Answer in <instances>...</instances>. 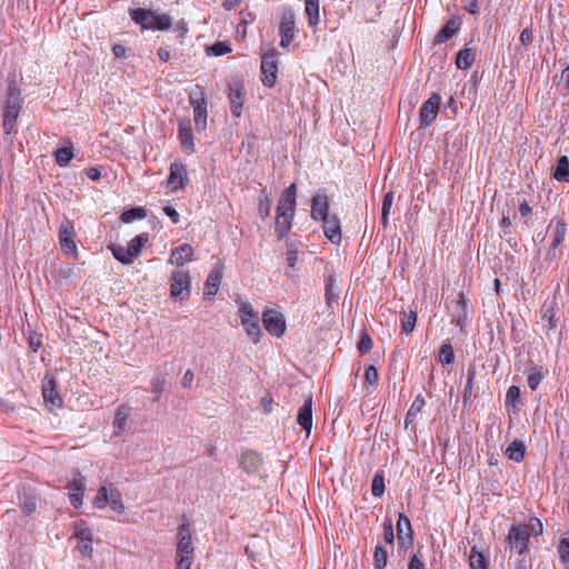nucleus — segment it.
<instances>
[{"mask_svg": "<svg viewBox=\"0 0 569 569\" xmlns=\"http://www.w3.org/2000/svg\"><path fill=\"white\" fill-rule=\"evenodd\" d=\"M383 539L389 545H392L395 541V532L391 518H386L383 521Z\"/></svg>", "mask_w": 569, "mask_h": 569, "instance_id": "56", "label": "nucleus"}, {"mask_svg": "<svg viewBox=\"0 0 569 569\" xmlns=\"http://www.w3.org/2000/svg\"><path fill=\"white\" fill-rule=\"evenodd\" d=\"M557 551L563 565H569V537L561 538Z\"/></svg>", "mask_w": 569, "mask_h": 569, "instance_id": "53", "label": "nucleus"}, {"mask_svg": "<svg viewBox=\"0 0 569 569\" xmlns=\"http://www.w3.org/2000/svg\"><path fill=\"white\" fill-rule=\"evenodd\" d=\"M277 51L274 49L269 50L261 57V81L263 86L272 88L277 82L278 73V59Z\"/></svg>", "mask_w": 569, "mask_h": 569, "instance_id": "5", "label": "nucleus"}, {"mask_svg": "<svg viewBox=\"0 0 569 569\" xmlns=\"http://www.w3.org/2000/svg\"><path fill=\"white\" fill-rule=\"evenodd\" d=\"M176 557L194 558V547L190 525L184 521L180 525L177 535Z\"/></svg>", "mask_w": 569, "mask_h": 569, "instance_id": "11", "label": "nucleus"}, {"mask_svg": "<svg viewBox=\"0 0 569 569\" xmlns=\"http://www.w3.org/2000/svg\"><path fill=\"white\" fill-rule=\"evenodd\" d=\"M417 322V312L413 310L403 311L402 317L400 319L401 330L406 335H409L413 331Z\"/></svg>", "mask_w": 569, "mask_h": 569, "instance_id": "40", "label": "nucleus"}, {"mask_svg": "<svg viewBox=\"0 0 569 569\" xmlns=\"http://www.w3.org/2000/svg\"><path fill=\"white\" fill-rule=\"evenodd\" d=\"M552 178L557 181L569 182V158L567 156H560L558 158L552 172Z\"/></svg>", "mask_w": 569, "mask_h": 569, "instance_id": "33", "label": "nucleus"}, {"mask_svg": "<svg viewBox=\"0 0 569 569\" xmlns=\"http://www.w3.org/2000/svg\"><path fill=\"white\" fill-rule=\"evenodd\" d=\"M297 187L295 183L286 188L277 207L276 233L279 240L283 239L292 227L296 208Z\"/></svg>", "mask_w": 569, "mask_h": 569, "instance_id": "2", "label": "nucleus"}, {"mask_svg": "<svg viewBox=\"0 0 569 569\" xmlns=\"http://www.w3.org/2000/svg\"><path fill=\"white\" fill-rule=\"evenodd\" d=\"M76 231L73 223L64 218L59 227V242L64 254L77 257Z\"/></svg>", "mask_w": 569, "mask_h": 569, "instance_id": "8", "label": "nucleus"}, {"mask_svg": "<svg viewBox=\"0 0 569 569\" xmlns=\"http://www.w3.org/2000/svg\"><path fill=\"white\" fill-rule=\"evenodd\" d=\"M426 401L422 395H418L413 402L411 403V407L409 408L406 417H405V427L408 428L410 423H412L417 417L418 413L421 412L422 408L425 407Z\"/></svg>", "mask_w": 569, "mask_h": 569, "instance_id": "36", "label": "nucleus"}, {"mask_svg": "<svg viewBox=\"0 0 569 569\" xmlns=\"http://www.w3.org/2000/svg\"><path fill=\"white\" fill-rule=\"evenodd\" d=\"M392 202H393V193L392 192L386 193L383 197V200H382V212H381V222L385 227L388 224V217H389L390 209L392 207Z\"/></svg>", "mask_w": 569, "mask_h": 569, "instance_id": "54", "label": "nucleus"}, {"mask_svg": "<svg viewBox=\"0 0 569 569\" xmlns=\"http://www.w3.org/2000/svg\"><path fill=\"white\" fill-rule=\"evenodd\" d=\"M373 342L368 333H363L358 342V349L361 353H368L372 349Z\"/></svg>", "mask_w": 569, "mask_h": 569, "instance_id": "58", "label": "nucleus"}, {"mask_svg": "<svg viewBox=\"0 0 569 569\" xmlns=\"http://www.w3.org/2000/svg\"><path fill=\"white\" fill-rule=\"evenodd\" d=\"M526 526L530 530V535L540 536L543 532L542 522L538 518H531Z\"/></svg>", "mask_w": 569, "mask_h": 569, "instance_id": "61", "label": "nucleus"}, {"mask_svg": "<svg viewBox=\"0 0 569 569\" xmlns=\"http://www.w3.org/2000/svg\"><path fill=\"white\" fill-rule=\"evenodd\" d=\"M188 181V173L186 166L181 161H173L170 164V172L167 180L168 187L172 191H177L178 189H183Z\"/></svg>", "mask_w": 569, "mask_h": 569, "instance_id": "14", "label": "nucleus"}, {"mask_svg": "<svg viewBox=\"0 0 569 569\" xmlns=\"http://www.w3.org/2000/svg\"><path fill=\"white\" fill-rule=\"evenodd\" d=\"M178 133L181 147L184 152H194V141L191 126L188 121H180L178 126Z\"/></svg>", "mask_w": 569, "mask_h": 569, "instance_id": "24", "label": "nucleus"}, {"mask_svg": "<svg viewBox=\"0 0 569 569\" xmlns=\"http://www.w3.org/2000/svg\"><path fill=\"white\" fill-rule=\"evenodd\" d=\"M378 379H379V375H378L377 368L372 365L368 366L366 368V372H365L366 383L369 386H375V385H377Z\"/></svg>", "mask_w": 569, "mask_h": 569, "instance_id": "57", "label": "nucleus"}, {"mask_svg": "<svg viewBox=\"0 0 569 569\" xmlns=\"http://www.w3.org/2000/svg\"><path fill=\"white\" fill-rule=\"evenodd\" d=\"M526 452V446L521 440L515 439L506 449V456L508 459L516 462L523 460Z\"/></svg>", "mask_w": 569, "mask_h": 569, "instance_id": "35", "label": "nucleus"}, {"mask_svg": "<svg viewBox=\"0 0 569 569\" xmlns=\"http://www.w3.org/2000/svg\"><path fill=\"white\" fill-rule=\"evenodd\" d=\"M131 412L132 408L129 405H120L114 413V419L112 422L113 427V436L120 437L127 430H129L132 421H131Z\"/></svg>", "mask_w": 569, "mask_h": 569, "instance_id": "13", "label": "nucleus"}, {"mask_svg": "<svg viewBox=\"0 0 569 569\" xmlns=\"http://www.w3.org/2000/svg\"><path fill=\"white\" fill-rule=\"evenodd\" d=\"M385 477L382 472H376L371 482V492L375 497H381L385 493Z\"/></svg>", "mask_w": 569, "mask_h": 569, "instance_id": "47", "label": "nucleus"}, {"mask_svg": "<svg viewBox=\"0 0 569 569\" xmlns=\"http://www.w3.org/2000/svg\"><path fill=\"white\" fill-rule=\"evenodd\" d=\"M408 569H426L420 551L412 555L408 563Z\"/></svg>", "mask_w": 569, "mask_h": 569, "instance_id": "62", "label": "nucleus"}, {"mask_svg": "<svg viewBox=\"0 0 569 569\" xmlns=\"http://www.w3.org/2000/svg\"><path fill=\"white\" fill-rule=\"evenodd\" d=\"M131 19L142 27V29L168 30L172 24V19L168 14H158L156 11L142 8L130 11Z\"/></svg>", "mask_w": 569, "mask_h": 569, "instance_id": "4", "label": "nucleus"}, {"mask_svg": "<svg viewBox=\"0 0 569 569\" xmlns=\"http://www.w3.org/2000/svg\"><path fill=\"white\" fill-rule=\"evenodd\" d=\"M237 303L241 325L246 333L251 338L253 343L260 342L262 332L258 311H256L252 305L247 300L238 299Z\"/></svg>", "mask_w": 569, "mask_h": 569, "instance_id": "3", "label": "nucleus"}, {"mask_svg": "<svg viewBox=\"0 0 569 569\" xmlns=\"http://www.w3.org/2000/svg\"><path fill=\"white\" fill-rule=\"evenodd\" d=\"M244 93L246 89L242 79L233 77L228 83V99L231 113L236 118L241 116Z\"/></svg>", "mask_w": 569, "mask_h": 569, "instance_id": "6", "label": "nucleus"}, {"mask_svg": "<svg viewBox=\"0 0 569 569\" xmlns=\"http://www.w3.org/2000/svg\"><path fill=\"white\" fill-rule=\"evenodd\" d=\"M190 277L187 271L177 270L171 276L170 292L172 297H179L183 291L189 293Z\"/></svg>", "mask_w": 569, "mask_h": 569, "instance_id": "20", "label": "nucleus"}, {"mask_svg": "<svg viewBox=\"0 0 569 569\" xmlns=\"http://www.w3.org/2000/svg\"><path fill=\"white\" fill-rule=\"evenodd\" d=\"M297 421L300 427L307 431V435L310 433L312 428V398L308 397L305 400V403L300 407L297 416Z\"/></svg>", "mask_w": 569, "mask_h": 569, "instance_id": "25", "label": "nucleus"}, {"mask_svg": "<svg viewBox=\"0 0 569 569\" xmlns=\"http://www.w3.org/2000/svg\"><path fill=\"white\" fill-rule=\"evenodd\" d=\"M42 396H43L46 403L51 405L52 408L62 406V399L60 398V396L58 393L57 383H56L54 379H49L43 385Z\"/></svg>", "mask_w": 569, "mask_h": 569, "instance_id": "26", "label": "nucleus"}, {"mask_svg": "<svg viewBox=\"0 0 569 569\" xmlns=\"http://www.w3.org/2000/svg\"><path fill=\"white\" fill-rule=\"evenodd\" d=\"M110 249L112 251L113 257L121 263L130 264L133 262L134 258L128 256L126 247L113 244L110 247Z\"/></svg>", "mask_w": 569, "mask_h": 569, "instance_id": "50", "label": "nucleus"}, {"mask_svg": "<svg viewBox=\"0 0 569 569\" xmlns=\"http://www.w3.org/2000/svg\"><path fill=\"white\" fill-rule=\"evenodd\" d=\"M231 51V48L226 42L218 41L209 47L208 52L214 57L223 56Z\"/></svg>", "mask_w": 569, "mask_h": 569, "instance_id": "55", "label": "nucleus"}, {"mask_svg": "<svg viewBox=\"0 0 569 569\" xmlns=\"http://www.w3.org/2000/svg\"><path fill=\"white\" fill-rule=\"evenodd\" d=\"M73 158L72 146L61 147L54 151V160L58 166L66 167Z\"/></svg>", "mask_w": 569, "mask_h": 569, "instance_id": "39", "label": "nucleus"}, {"mask_svg": "<svg viewBox=\"0 0 569 569\" xmlns=\"http://www.w3.org/2000/svg\"><path fill=\"white\" fill-rule=\"evenodd\" d=\"M335 281L333 274H328L325 278V301L328 309L332 308L340 295V289L335 284Z\"/></svg>", "mask_w": 569, "mask_h": 569, "instance_id": "27", "label": "nucleus"}, {"mask_svg": "<svg viewBox=\"0 0 569 569\" xmlns=\"http://www.w3.org/2000/svg\"><path fill=\"white\" fill-rule=\"evenodd\" d=\"M555 300L546 301L541 307V319L548 322V330H555L558 326V320L556 319L555 315Z\"/></svg>", "mask_w": 569, "mask_h": 569, "instance_id": "32", "label": "nucleus"}, {"mask_svg": "<svg viewBox=\"0 0 569 569\" xmlns=\"http://www.w3.org/2000/svg\"><path fill=\"white\" fill-rule=\"evenodd\" d=\"M387 560H388L387 549L381 543H378L375 548V555H373L375 569H385L387 566Z\"/></svg>", "mask_w": 569, "mask_h": 569, "instance_id": "41", "label": "nucleus"}, {"mask_svg": "<svg viewBox=\"0 0 569 569\" xmlns=\"http://www.w3.org/2000/svg\"><path fill=\"white\" fill-rule=\"evenodd\" d=\"M530 530L526 525L512 526L508 533V542L511 549H516L519 556L528 550Z\"/></svg>", "mask_w": 569, "mask_h": 569, "instance_id": "10", "label": "nucleus"}, {"mask_svg": "<svg viewBox=\"0 0 569 569\" xmlns=\"http://www.w3.org/2000/svg\"><path fill=\"white\" fill-rule=\"evenodd\" d=\"M462 24L461 18L459 16L451 17L445 26L438 31L435 36L433 43L440 44L448 41L460 30Z\"/></svg>", "mask_w": 569, "mask_h": 569, "instance_id": "18", "label": "nucleus"}, {"mask_svg": "<svg viewBox=\"0 0 569 569\" xmlns=\"http://www.w3.org/2000/svg\"><path fill=\"white\" fill-rule=\"evenodd\" d=\"M23 100L17 77L14 73H11L8 78V89L2 113L3 129L8 134L14 130V126L22 109Z\"/></svg>", "mask_w": 569, "mask_h": 569, "instance_id": "1", "label": "nucleus"}, {"mask_svg": "<svg viewBox=\"0 0 569 569\" xmlns=\"http://www.w3.org/2000/svg\"><path fill=\"white\" fill-rule=\"evenodd\" d=\"M468 305L469 299L467 298V296L463 292H459L458 300L456 301L457 311L452 319V322H455L459 327H462L463 322L467 320Z\"/></svg>", "mask_w": 569, "mask_h": 569, "instance_id": "30", "label": "nucleus"}, {"mask_svg": "<svg viewBox=\"0 0 569 569\" xmlns=\"http://www.w3.org/2000/svg\"><path fill=\"white\" fill-rule=\"evenodd\" d=\"M148 233H140L136 236L126 247L129 257L138 258L141 253L142 247L148 242Z\"/></svg>", "mask_w": 569, "mask_h": 569, "instance_id": "34", "label": "nucleus"}, {"mask_svg": "<svg viewBox=\"0 0 569 569\" xmlns=\"http://www.w3.org/2000/svg\"><path fill=\"white\" fill-rule=\"evenodd\" d=\"M21 508L26 515H31L37 509V500L33 496L23 493L20 496Z\"/></svg>", "mask_w": 569, "mask_h": 569, "instance_id": "52", "label": "nucleus"}, {"mask_svg": "<svg viewBox=\"0 0 569 569\" xmlns=\"http://www.w3.org/2000/svg\"><path fill=\"white\" fill-rule=\"evenodd\" d=\"M329 199L325 189L316 191L311 199V218L313 220H321L329 216Z\"/></svg>", "mask_w": 569, "mask_h": 569, "instance_id": "15", "label": "nucleus"}, {"mask_svg": "<svg viewBox=\"0 0 569 569\" xmlns=\"http://www.w3.org/2000/svg\"><path fill=\"white\" fill-rule=\"evenodd\" d=\"M469 562L472 569H488V558L478 551L476 547L471 548Z\"/></svg>", "mask_w": 569, "mask_h": 569, "instance_id": "38", "label": "nucleus"}, {"mask_svg": "<svg viewBox=\"0 0 569 569\" xmlns=\"http://www.w3.org/2000/svg\"><path fill=\"white\" fill-rule=\"evenodd\" d=\"M520 393V388L518 386L509 387L506 393V406L508 408L511 407L515 410L518 409L517 403L519 401Z\"/></svg>", "mask_w": 569, "mask_h": 569, "instance_id": "49", "label": "nucleus"}, {"mask_svg": "<svg viewBox=\"0 0 569 569\" xmlns=\"http://www.w3.org/2000/svg\"><path fill=\"white\" fill-rule=\"evenodd\" d=\"M262 323L264 329L271 335L277 338H280L286 332V320L281 312L273 310V309H267L262 313Z\"/></svg>", "mask_w": 569, "mask_h": 569, "instance_id": "12", "label": "nucleus"}, {"mask_svg": "<svg viewBox=\"0 0 569 569\" xmlns=\"http://www.w3.org/2000/svg\"><path fill=\"white\" fill-rule=\"evenodd\" d=\"M151 391L154 395L152 401H158L164 390L166 379L161 375H157L151 379Z\"/></svg>", "mask_w": 569, "mask_h": 569, "instance_id": "46", "label": "nucleus"}, {"mask_svg": "<svg viewBox=\"0 0 569 569\" xmlns=\"http://www.w3.org/2000/svg\"><path fill=\"white\" fill-rule=\"evenodd\" d=\"M193 558L176 557V569H191Z\"/></svg>", "mask_w": 569, "mask_h": 569, "instance_id": "64", "label": "nucleus"}, {"mask_svg": "<svg viewBox=\"0 0 569 569\" xmlns=\"http://www.w3.org/2000/svg\"><path fill=\"white\" fill-rule=\"evenodd\" d=\"M305 12L309 27H317L320 21V0H305Z\"/></svg>", "mask_w": 569, "mask_h": 569, "instance_id": "31", "label": "nucleus"}, {"mask_svg": "<svg viewBox=\"0 0 569 569\" xmlns=\"http://www.w3.org/2000/svg\"><path fill=\"white\" fill-rule=\"evenodd\" d=\"M397 538L402 548H409L413 541V530L409 518L400 512L397 520Z\"/></svg>", "mask_w": 569, "mask_h": 569, "instance_id": "16", "label": "nucleus"}, {"mask_svg": "<svg viewBox=\"0 0 569 569\" xmlns=\"http://www.w3.org/2000/svg\"><path fill=\"white\" fill-rule=\"evenodd\" d=\"M262 465V457L253 450H246L241 455L240 466L248 473L258 472Z\"/></svg>", "mask_w": 569, "mask_h": 569, "instance_id": "23", "label": "nucleus"}, {"mask_svg": "<svg viewBox=\"0 0 569 569\" xmlns=\"http://www.w3.org/2000/svg\"><path fill=\"white\" fill-rule=\"evenodd\" d=\"M323 222V232L326 238L332 242L333 244H339L341 242V224L340 219L337 214H329L325 219H321Z\"/></svg>", "mask_w": 569, "mask_h": 569, "instance_id": "17", "label": "nucleus"}, {"mask_svg": "<svg viewBox=\"0 0 569 569\" xmlns=\"http://www.w3.org/2000/svg\"><path fill=\"white\" fill-rule=\"evenodd\" d=\"M146 217H147L146 209H143L141 207H137V208H131V209L122 212L120 219L124 223H131L137 219H143Z\"/></svg>", "mask_w": 569, "mask_h": 569, "instance_id": "42", "label": "nucleus"}, {"mask_svg": "<svg viewBox=\"0 0 569 569\" xmlns=\"http://www.w3.org/2000/svg\"><path fill=\"white\" fill-rule=\"evenodd\" d=\"M463 8L472 16L479 14V2L478 0H462Z\"/></svg>", "mask_w": 569, "mask_h": 569, "instance_id": "63", "label": "nucleus"}, {"mask_svg": "<svg viewBox=\"0 0 569 569\" xmlns=\"http://www.w3.org/2000/svg\"><path fill=\"white\" fill-rule=\"evenodd\" d=\"M78 550L84 558H90L92 556V540H79Z\"/></svg>", "mask_w": 569, "mask_h": 569, "instance_id": "59", "label": "nucleus"}, {"mask_svg": "<svg viewBox=\"0 0 569 569\" xmlns=\"http://www.w3.org/2000/svg\"><path fill=\"white\" fill-rule=\"evenodd\" d=\"M439 361L443 365H451L455 361V350L449 342L441 345L439 350Z\"/></svg>", "mask_w": 569, "mask_h": 569, "instance_id": "45", "label": "nucleus"}, {"mask_svg": "<svg viewBox=\"0 0 569 569\" xmlns=\"http://www.w3.org/2000/svg\"><path fill=\"white\" fill-rule=\"evenodd\" d=\"M527 382L529 388L535 391L543 379L542 369L536 365L526 369Z\"/></svg>", "mask_w": 569, "mask_h": 569, "instance_id": "37", "label": "nucleus"}, {"mask_svg": "<svg viewBox=\"0 0 569 569\" xmlns=\"http://www.w3.org/2000/svg\"><path fill=\"white\" fill-rule=\"evenodd\" d=\"M110 497V490L107 489V487L99 488L96 498L93 500V506L98 509H103L108 506Z\"/></svg>", "mask_w": 569, "mask_h": 569, "instance_id": "51", "label": "nucleus"}, {"mask_svg": "<svg viewBox=\"0 0 569 569\" xmlns=\"http://www.w3.org/2000/svg\"><path fill=\"white\" fill-rule=\"evenodd\" d=\"M108 505L118 515H121L124 511L121 492L118 489H114V488L110 489V497H109Z\"/></svg>", "mask_w": 569, "mask_h": 569, "instance_id": "43", "label": "nucleus"}, {"mask_svg": "<svg viewBox=\"0 0 569 569\" xmlns=\"http://www.w3.org/2000/svg\"><path fill=\"white\" fill-rule=\"evenodd\" d=\"M279 33L281 37L280 46L287 48L295 38V18L292 14L284 16L279 26Z\"/></svg>", "mask_w": 569, "mask_h": 569, "instance_id": "22", "label": "nucleus"}, {"mask_svg": "<svg viewBox=\"0 0 569 569\" xmlns=\"http://www.w3.org/2000/svg\"><path fill=\"white\" fill-rule=\"evenodd\" d=\"M190 106L193 109L194 126L198 131H203L207 128V100L202 89L199 94L191 93L189 96Z\"/></svg>", "mask_w": 569, "mask_h": 569, "instance_id": "7", "label": "nucleus"}, {"mask_svg": "<svg viewBox=\"0 0 569 569\" xmlns=\"http://www.w3.org/2000/svg\"><path fill=\"white\" fill-rule=\"evenodd\" d=\"M74 537L78 540H92V532L84 520L74 523Z\"/></svg>", "mask_w": 569, "mask_h": 569, "instance_id": "44", "label": "nucleus"}, {"mask_svg": "<svg viewBox=\"0 0 569 569\" xmlns=\"http://www.w3.org/2000/svg\"><path fill=\"white\" fill-rule=\"evenodd\" d=\"M476 60V49L465 47L457 53L456 66L460 70H468Z\"/></svg>", "mask_w": 569, "mask_h": 569, "instance_id": "29", "label": "nucleus"}, {"mask_svg": "<svg viewBox=\"0 0 569 569\" xmlns=\"http://www.w3.org/2000/svg\"><path fill=\"white\" fill-rule=\"evenodd\" d=\"M270 209H271V201L269 200V198L267 196H264L263 198L260 199L259 206H258V211H259L260 217L262 219L267 218L270 214Z\"/></svg>", "mask_w": 569, "mask_h": 569, "instance_id": "60", "label": "nucleus"}, {"mask_svg": "<svg viewBox=\"0 0 569 569\" xmlns=\"http://www.w3.org/2000/svg\"><path fill=\"white\" fill-rule=\"evenodd\" d=\"M193 254V249L190 244H181L177 247L171 256L169 261L178 267L183 266L186 262L190 261Z\"/></svg>", "mask_w": 569, "mask_h": 569, "instance_id": "28", "label": "nucleus"}, {"mask_svg": "<svg viewBox=\"0 0 569 569\" xmlns=\"http://www.w3.org/2000/svg\"><path fill=\"white\" fill-rule=\"evenodd\" d=\"M223 276V264L217 263L207 277L204 283V296L213 297L219 290Z\"/></svg>", "mask_w": 569, "mask_h": 569, "instance_id": "21", "label": "nucleus"}, {"mask_svg": "<svg viewBox=\"0 0 569 569\" xmlns=\"http://www.w3.org/2000/svg\"><path fill=\"white\" fill-rule=\"evenodd\" d=\"M441 97L433 92L421 106L419 110V128H428L437 118L440 109Z\"/></svg>", "mask_w": 569, "mask_h": 569, "instance_id": "9", "label": "nucleus"}, {"mask_svg": "<svg viewBox=\"0 0 569 569\" xmlns=\"http://www.w3.org/2000/svg\"><path fill=\"white\" fill-rule=\"evenodd\" d=\"M553 221L555 228L552 231V242L550 250L548 252L550 259H553L556 257V250L562 244L567 233V223L562 217L556 218Z\"/></svg>", "mask_w": 569, "mask_h": 569, "instance_id": "19", "label": "nucleus"}, {"mask_svg": "<svg viewBox=\"0 0 569 569\" xmlns=\"http://www.w3.org/2000/svg\"><path fill=\"white\" fill-rule=\"evenodd\" d=\"M86 485V478L80 472H77L72 480L67 485V488L70 492H84Z\"/></svg>", "mask_w": 569, "mask_h": 569, "instance_id": "48", "label": "nucleus"}]
</instances>
